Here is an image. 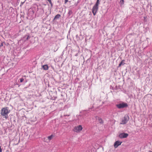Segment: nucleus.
<instances>
[{
    "label": "nucleus",
    "instance_id": "39448f33",
    "mask_svg": "<svg viewBox=\"0 0 152 152\" xmlns=\"http://www.w3.org/2000/svg\"><path fill=\"white\" fill-rule=\"evenodd\" d=\"M82 129V127L81 125H79L75 127L74 129V131L76 132H78L81 131Z\"/></svg>",
    "mask_w": 152,
    "mask_h": 152
},
{
    "label": "nucleus",
    "instance_id": "5701e85b",
    "mask_svg": "<svg viewBox=\"0 0 152 152\" xmlns=\"http://www.w3.org/2000/svg\"><path fill=\"white\" fill-rule=\"evenodd\" d=\"M24 2H21V4L20 5V6H21V5H22Z\"/></svg>",
    "mask_w": 152,
    "mask_h": 152
},
{
    "label": "nucleus",
    "instance_id": "9b49d317",
    "mask_svg": "<svg viewBox=\"0 0 152 152\" xmlns=\"http://www.w3.org/2000/svg\"><path fill=\"white\" fill-rule=\"evenodd\" d=\"M61 17V15H60L59 14H58L57 15H56L55 17V18L54 19V20H56V19H59Z\"/></svg>",
    "mask_w": 152,
    "mask_h": 152
},
{
    "label": "nucleus",
    "instance_id": "1a4fd4ad",
    "mask_svg": "<svg viewBox=\"0 0 152 152\" xmlns=\"http://www.w3.org/2000/svg\"><path fill=\"white\" fill-rule=\"evenodd\" d=\"M124 61L125 60H122L119 64V65L118 66V67H120L122 65H124L125 64V63H124Z\"/></svg>",
    "mask_w": 152,
    "mask_h": 152
},
{
    "label": "nucleus",
    "instance_id": "a211bd4d",
    "mask_svg": "<svg viewBox=\"0 0 152 152\" xmlns=\"http://www.w3.org/2000/svg\"><path fill=\"white\" fill-rule=\"evenodd\" d=\"M3 46V42H2L0 45V47H1V46Z\"/></svg>",
    "mask_w": 152,
    "mask_h": 152
},
{
    "label": "nucleus",
    "instance_id": "20e7f679",
    "mask_svg": "<svg viewBox=\"0 0 152 152\" xmlns=\"http://www.w3.org/2000/svg\"><path fill=\"white\" fill-rule=\"evenodd\" d=\"M129 120V116L127 115H125L123 119H122V122L121 123V124H125Z\"/></svg>",
    "mask_w": 152,
    "mask_h": 152
},
{
    "label": "nucleus",
    "instance_id": "f03ea898",
    "mask_svg": "<svg viewBox=\"0 0 152 152\" xmlns=\"http://www.w3.org/2000/svg\"><path fill=\"white\" fill-rule=\"evenodd\" d=\"M99 4V0H97L96 2L92 9V12L94 15H96L98 9V6Z\"/></svg>",
    "mask_w": 152,
    "mask_h": 152
},
{
    "label": "nucleus",
    "instance_id": "2eb2a0df",
    "mask_svg": "<svg viewBox=\"0 0 152 152\" xmlns=\"http://www.w3.org/2000/svg\"><path fill=\"white\" fill-rule=\"evenodd\" d=\"M72 13V11L71 10H69V11L68 14L70 15Z\"/></svg>",
    "mask_w": 152,
    "mask_h": 152
},
{
    "label": "nucleus",
    "instance_id": "aec40b11",
    "mask_svg": "<svg viewBox=\"0 0 152 152\" xmlns=\"http://www.w3.org/2000/svg\"><path fill=\"white\" fill-rule=\"evenodd\" d=\"M64 116H69L70 115V114H66V115H64Z\"/></svg>",
    "mask_w": 152,
    "mask_h": 152
},
{
    "label": "nucleus",
    "instance_id": "7ed1b4c3",
    "mask_svg": "<svg viewBox=\"0 0 152 152\" xmlns=\"http://www.w3.org/2000/svg\"><path fill=\"white\" fill-rule=\"evenodd\" d=\"M116 107L119 109L123 108L125 107H126L128 105L127 103H123L117 104L116 105Z\"/></svg>",
    "mask_w": 152,
    "mask_h": 152
},
{
    "label": "nucleus",
    "instance_id": "b1692460",
    "mask_svg": "<svg viewBox=\"0 0 152 152\" xmlns=\"http://www.w3.org/2000/svg\"><path fill=\"white\" fill-rule=\"evenodd\" d=\"M149 151V152H152V151Z\"/></svg>",
    "mask_w": 152,
    "mask_h": 152
},
{
    "label": "nucleus",
    "instance_id": "423d86ee",
    "mask_svg": "<svg viewBox=\"0 0 152 152\" xmlns=\"http://www.w3.org/2000/svg\"><path fill=\"white\" fill-rule=\"evenodd\" d=\"M128 134L127 133H122L119 134V137L121 139L124 138H126L128 136Z\"/></svg>",
    "mask_w": 152,
    "mask_h": 152
},
{
    "label": "nucleus",
    "instance_id": "412c9836",
    "mask_svg": "<svg viewBox=\"0 0 152 152\" xmlns=\"http://www.w3.org/2000/svg\"><path fill=\"white\" fill-rule=\"evenodd\" d=\"M68 1V0H65V3H66Z\"/></svg>",
    "mask_w": 152,
    "mask_h": 152
},
{
    "label": "nucleus",
    "instance_id": "dca6fc26",
    "mask_svg": "<svg viewBox=\"0 0 152 152\" xmlns=\"http://www.w3.org/2000/svg\"><path fill=\"white\" fill-rule=\"evenodd\" d=\"M24 80V79L23 78H22L20 79V82H22Z\"/></svg>",
    "mask_w": 152,
    "mask_h": 152
},
{
    "label": "nucleus",
    "instance_id": "6ab92c4d",
    "mask_svg": "<svg viewBox=\"0 0 152 152\" xmlns=\"http://www.w3.org/2000/svg\"><path fill=\"white\" fill-rule=\"evenodd\" d=\"M120 2L122 3H124V0H121V1H120Z\"/></svg>",
    "mask_w": 152,
    "mask_h": 152
},
{
    "label": "nucleus",
    "instance_id": "f3484780",
    "mask_svg": "<svg viewBox=\"0 0 152 152\" xmlns=\"http://www.w3.org/2000/svg\"><path fill=\"white\" fill-rule=\"evenodd\" d=\"M100 118V117H99L98 116H96L95 117V118L96 119V120H98Z\"/></svg>",
    "mask_w": 152,
    "mask_h": 152
},
{
    "label": "nucleus",
    "instance_id": "f257e3e1",
    "mask_svg": "<svg viewBox=\"0 0 152 152\" xmlns=\"http://www.w3.org/2000/svg\"><path fill=\"white\" fill-rule=\"evenodd\" d=\"M10 112V110H8V107H6L2 109L1 114V115L4 116V118L7 119L8 118V114Z\"/></svg>",
    "mask_w": 152,
    "mask_h": 152
},
{
    "label": "nucleus",
    "instance_id": "4be33fe9",
    "mask_svg": "<svg viewBox=\"0 0 152 152\" xmlns=\"http://www.w3.org/2000/svg\"><path fill=\"white\" fill-rule=\"evenodd\" d=\"M0 152H2V149L1 148V147L0 146Z\"/></svg>",
    "mask_w": 152,
    "mask_h": 152
},
{
    "label": "nucleus",
    "instance_id": "0eeeda50",
    "mask_svg": "<svg viewBox=\"0 0 152 152\" xmlns=\"http://www.w3.org/2000/svg\"><path fill=\"white\" fill-rule=\"evenodd\" d=\"M121 143V142H120L118 140L116 141L114 144V147L115 148H117L119 145H120Z\"/></svg>",
    "mask_w": 152,
    "mask_h": 152
},
{
    "label": "nucleus",
    "instance_id": "9d476101",
    "mask_svg": "<svg viewBox=\"0 0 152 152\" xmlns=\"http://www.w3.org/2000/svg\"><path fill=\"white\" fill-rule=\"evenodd\" d=\"M42 68L45 70H47L48 69V66L47 65H43L42 66Z\"/></svg>",
    "mask_w": 152,
    "mask_h": 152
},
{
    "label": "nucleus",
    "instance_id": "ddd939ff",
    "mask_svg": "<svg viewBox=\"0 0 152 152\" xmlns=\"http://www.w3.org/2000/svg\"><path fill=\"white\" fill-rule=\"evenodd\" d=\"M53 137L54 136L53 134H52L50 136L48 137V139L50 140L53 138Z\"/></svg>",
    "mask_w": 152,
    "mask_h": 152
},
{
    "label": "nucleus",
    "instance_id": "f8f14e48",
    "mask_svg": "<svg viewBox=\"0 0 152 152\" xmlns=\"http://www.w3.org/2000/svg\"><path fill=\"white\" fill-rule=\"evenodd\" d=\"M28 12H29V14H33L34 12V11L31 10V9H29Z\"/></svg>",
    "mask_w": 152,
    "mask_h": 152
},
{
    "label": "nucleus",
    "instance_id": "4468645a",
    "mask_svg": "<svg viewBox=\"0 0 152 152\" xmlns=\"http://www.w3.org/2000/svg\"><path fill=\"white\" fill-rule=\"evenodd\" d=\"M98 120L99 122L100 123V124H103V121L101 118H100L99 119H98Z\"/></svg>",
    "mask_w": 152,
    "mask_h": 152
},
{
    "label": "nucleus",
    "instance_id": "6e6552de",
    "mask_svg": "<svg viewBox=\"0 0 152 152\" xmlns=\"http://www.w3.org/2000/svg\"><path fill=\"white\" fill-rule=\"evenodd\" d=\"M30 38L29 35H26L23 38V39L24 41L28 40Z\"/></svg>",
    "mask_w": 152,
    "mask_h": 152
}]
</instances>
